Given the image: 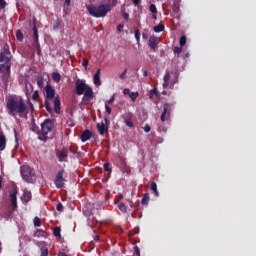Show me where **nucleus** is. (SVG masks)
<instances>
[{"label":"nucleus","mask_w":256,"mask_h":256,"mask_svg":"<svg viewBox=\"0 0 256 256\" xmlns=\"http://www.w3.org/2000/svg\"><path fill=\"white\" fill-rule=\"evenodd\" d=\"M147 75H148L147 70H143V76H144V77H147Z\"/></svg>","instance_id":"e2e57ef3"},{"label":"nucleus","mask_w":256,"mask_h":256,"mask_svg":"<svg viewBox=\"0 0 256 256\" xmlns=\"http://www.w3.org/2000/svg\"><path fill=\"white\" fill-rule=\"evenodd\" d=\"M53 234L55 237H61V228L57 227L54 229Z\"/></svg>","instance_id":"2f4dec72"},{"label":"nucleus","mask_w":256,"mask_h":256,"mask_svg":"<svg viewBox=\"0 0 256 256\" xmlns=\"http://www.w3.org/2000/svg\"><path fill=\"white\" fill-rule=\"evenodd\" d=\"M110 167H111V165L109 163H105L104 164V170L105 171L111 172V168Z\"/></svg>","instance_id":"79ce46f5"},{"label":"nucleus","mask_w":256,"mask_h":256,"mask_svg":"<svg viewBox=\"0 0 256 256\" xmlns=\"http://www.w3.org/2000/svg\"><path fill=\"white\" fill-rule=\"evenodd\" d=\"M7 7V2L5 0H0V9H5Z\"/></svg>","instance_id":"ea45409f"},{"label":"nucleus","mask_w":256,"mask_h":256,"mask_svg":"<svg viewBox=\"0 0 256 256\" xmlns=\"http://www.w3.org/2000/svg\"><path fill=\"white\" fill-rule=\"evenodd\" d=\"M168 108H169V105H168V104H165V105H164L163 113L161 114V117H160L161 121H165V117H166V115H167V109H168Z\"/></svg>","instance_id":"5701e85b"},{"label":"nucleus","mask_w":256,"mask_h":256,"mask_svg":"<svg viewBox=\"0 0 256 256\" xmlns=\"http://www.w3.org/2000/svg\"><path fill=\"white\" fill-rule=\"evenodd\" d=\"M7 145V140L5 139L4 135H0V151H4Z\"/></svg>","instance_id":"f3484780"},{"label":"nucleus","mask_w":256,"mask_h":256,"mask_svg":"<svg viewBox=\"0 0 256 256\" xmlns=\"http://www.w3.org/2000/svg\"><path fill=\"white\" fill-rule=\"evenodd\" d=\"M45 108L47 109V111L49 113H51L53 111V108H51V106L49 105V101H46L45 102Z\"/></svg>","instance_id":"4c0bfd02"},{"label":"nucleus","mask_w":256,"mask_h":256,"mask_svg":"<svg viewBox=\"0 0 256 256\" xmlns=\"http://www.w3.org/2000/svg\"><path fill=\"white\" fill-rule=\"evenodd\" d=\"M105 110L108 115H111V107H109V104L105 103Z\"/></svg>","instance_id":"c03bdc74"},{"label":"nucleus","mask_w":256,"mask_h":256,"mask_svg":"<svg viewBox=\"0 0 256 256\" xmlns=\"http://www.w3.org/2000/svg\"><path fill=\"white\" fill-rule=\"evenodd\" d=\"M155 96H157V88H153L149 93L150 99H153Z\"/></svg>","instance_id":"7c9ffc66"},{"label":"nucleus","mask_w":256,"mask_h":256,"mask_svg":"<svg viewBox=\"0 0 256 256\" xmlns=\"http://www.w3.org/2000/svg\"><path fill=\"white\" fill-rule=\"evenodd\" d=\"M21 177L26 183H33L35 181V172L31 169V167L27 165H23L20 168Z\"/></svg>","instance_id":"0eeeda50"},{"label":"nucleus","mask_w":256,"mask_h":256,"mask_svg":"<svg viewBox=\"0 0 256 256\" xmlns=\"http://www.w3.org/2000/svg\"><path fill=\"white\" fill-rule=\"evenodd\" d=\"M125 75H127V69H125V70L119 75V78H120V79H125Z\"/></svg>","instance_id":"8fccbe9b"},{"label":"nucleus","mask_w":256,"mask_h":256,"mask_svg":"<svg viewBox=\"0 0 256 256\" xmlns=\"http://www.w3.org/2000/svg\"><path fill=\"white\" fill-rule=\"evenodd\" d=\"M95 241H99V236H95Z\"/></svg>","instance_id":"338daca9"},{"label":"nucleus","mask_w":256,"mask_h":256,"mask_svg":"<svg viewBox=\"0 0 256 256\" xmlns=\"http://www.w3.org/2000/svg\"><path fill=\"white\" fill-rule=\"evenodd\" d=\"M10 201L13 209H17V192L10 194Z\"/></svg>","instance_id":"2eb2a0df"},{"label":"nucleus","mask_w":256,"mask_h":256,"mask_svg":"<svg viewBox=\"0 0 256 256\" xmlns=\"http://www.w3.org/2000/svg\"><path fill=\"white\" fill-rule=\"evenodd\" d=\"M181 51H183V47H181V46L174 47V53H177L179 55V53H181Z\"/></svg>","instance_id":"e433bc0d"},{"label":"nucleus","mask_w":256,"mask_h":256,"mask_svg":"<svg viewBox=\"0 0 256 256\" xmlns=\"http://www.w3.org/2000/svg\"><path fill=\"white\" fill-rule=\"evenodd\" d=\"M161 31H165V26L163 24H159L157 26H154V32L155 33H161Z\"/></svg>","instance_id":"4be33fe9"},{"label":"nucleus","mask_w":256,"mask_h":256,"mask_svg":"<svg viewBox=\"0 0 256 256\" xmlns=\"http://www.w3.org/2000/svg\"><path fill=\"white\" fill-rule=\"evenodd\" d=\"M16 38L18 41H23V33L21 32V30L16 31Z\"/></svg>","instance_id":"c756f323"},{"label":"nucleus","mask_w":256,"mask_h":256,"mask_svg":"<svg viewBox=\"0 0 256 256\" xmlns=\"http://www.w3.org/2000/svg\"><path fill=\"white\" fill-rule=\"evenodd\" d=\"M41 256H49V250L47 248H42Z\"/></svg>","instance_id":"c9c22d12"},{"label":"nucleus","mask_w":256,"mask_h":256,"mask_svg":"<svg viewBox=\"0 0 256 256\" xmlns=\"http://www.w3.org/2000/svg\"><path fill=\"white\" fill-rule=\"evenodd\" d=\"M35 237H46L45 231L39 229L35 232Z\"/></svg>","instance_id":"a878e982"},{"label":"nucleus","mask_w":256,"mask_h":256,"mask_svg":"<svg viewBox=\"0 0 256 256\" xmlns=\"http://www.w3.org/2000/svg\"><path fill=\"white\" fill-rule=\"evenodd\" d=\"M148 45L153 50L157 49V47L159 45V38H157L155 36L150 37Z\"/></svg>","instance_id":"9b49d317"},{"label":"nucleus","mask_w":256,"mask_h":256,"mask_svg":"<svg viewBox=\"0 0 256 256\" xmlns=\"http://www.w3.org/2000/svg\"><path fill=\"white\" fill-rule=\"evenodd\" d=\"M93 83L96 85V87H101V69H97L96 73L93 76Z\"/></svg>","instance_id":"9d476101"},{"label":"nucleus","mask_w":256,"mask_h":256,"mask_svg":"<svg viewBox=\"0 0 256 256\" xmlns=\"http://www.w3.org/2000/svg\"><path fill=\"white\" fill-rule=\"evenodd\" d=\"M135 37L136 39L139 41L140 37H141V34H139L138 31L135 32Z\"/></svg>","instance_id":"bf43d9fd"},{"label":"nucleus","mask_w":256,"mask_h":256,"mask_svg":"<svg viewBox=\"0 0 256 256\" xmlns=\"http://www.w3.org/2000/svg\"><path fill=\"white\" fill-rule=\"evenodd\" d=\"M31 93H33V84L26 83L25 85V95L29 99L31 97Z\"/></svg>","instance_id":"ddd939ff"},{"label":"nucleus","mask_w":256,"mask_h":256,"mask_svg":"<svg viewBox=\"0 0 256 256\" xmlns=\"http://www.w3.org/2000/svg\"><path fill=\"white\" fill-rule=\"evenodd\" d=\"M64 5H66V7H69V5H71V0H64Z\"/></svg>","instance_id":"4d7b16f0"},{"label":"nucleus","mask_w":256,"mask_h":256,"mask_svg":"<svg viewBox=\"0 0 256 256\" xmlns=\"http://www.w3.org/2000/svg\"><path fill=\"white\" fill-rule=\"evenodd\" d=\"M124 95H131V90L129 88H126L123 90Z\"/></svg>","instance_id":"603ef678"},{"label":"nucleus","mask_w":256,"mask_h":256,"mask_svg":"<svg viewBox=\"0 0 256 256\" xmlns=\"http://www.w3.org/2000/svg\"><path fill=\"white\" fill-rule=\"evenodd\" d=\"M137 97H139V92H131L130 93V99H132V101H135V99H137Z\"/></svg>","instance_id":"72a5a7b5"},{"label":"nucleus","mask_w":256,"mask_h":256,"mask_svg":"<svg viewBox=\"0 0 256 256\" xmlns=\"http://www.w3.org/2000/svg\"><path fill=\"white\" fill-rule=\"evenodd\" d=\"M76 95L84 94V101L93 99V88H91L84 80L78 79L75 84Z\"/></svg>","instance_id":"20e7f679"},{"label":"nucleus","mask_w":256,"mask_h":256,"mask_svg":"<svg viewBox=\"0 0 256 256\" xmlns=\"http://www.w3.org/2000/svg\"><path fill=\"white\" fill-rule=\"evenodd\" d=\"M56 209L57 211H63L64 207H63V204L62 203H58L57 206H56Z\"/></svg>","instance_id":"49530a36"},{"label":"nucleus","mask_w":256,"mask_h":256,"mask_svg":"<svg viewBox=\"0 0 256 256\" xmlns=\"http://www.w3.org/2000/svg\"><path fill=\"white\" fill-rule=\"evenodd\" d=\"M97 129L100 133V135H103L105 131H107V128L105 127V123L101 122L97 124Z\"/></svg>","instance_id":"a211bd4d"},{"label":"nucleus","mask_w":256,"mask_h":256,"mask_svg":"<svg viewBox=\"0 0 256 256\" xmlns=\"http://www.w3.org/2000/svg\"><path fill=\"white\" fill-rule=\"evenodd\" d=\"M135 7H137V5H139L141 3V0H132Z\"/></svg>","instance_id":"13d9d810"},{"label":"nucleus","mask_w":256,"mask_h":256,"mask_svg":"<svg viewBox=\"0 0 256 256\" xmlns=\"http://www.w3.org/2000/svg\"><path fill=\"white\" fill-rule=\"evenodd\" d=\"M122 13L125 21H129V13L125 12V10H122Z\"/></svg>","instance_id":"a18cd8bd"},{"label":"nucleus","mask_w":256,"mask_h":256,"mask_svg":"<svg viewBox=\"0 0 256 256\" xmlns=\"http://www.w3.org/2000/svg\"><path fill=\"white\" fill-rule=\"evenodd\" d=\"M33 33H34V39L36 41V47H37V42L39 41V32L37 31V27H33Z\"/></svg>","instance_id":"393cba45"},{"label":"nucleus","mask_w":256,"mask_h":256,"mask_svg":"<svg viewBox=\"0 0 256 256\" xmlns=\"http://www.w3.org/2000/svg\"><path fill=\"white\" fill-rule=\"evenodd\" d=\"M111 7H114L111 4H100V5H86V9L91 15V17H95L96 19H99L101 17H107V13H111Z\"/></svg>","instance_id":"f03ea898"},{"label":"nucleus","mask_w":256,"mask_h":256,"mask_svg":"<svg viewBox=\"0 0 256 256\" xmlns=\"http://www.w3.org/2000/svg\"><path fill=\"white\" fill-rule=\"evenodd\" d=\"M149 11H151L153 15H157V6H155V4H151L149 6Z\"/></svg>","instance_id":"c85d7f7f"},{"label":"nucleus","mask_w":256,"mask_h":256,"mask_svg":"<svg viewBox=\"0 0 256 256\" xmlns=\"http://www.w3.org/2000/svg\"><path fill=\"white\" fill-rule=\"evenodd\" d=\"M53 129V121L51 119H46L41 124V132L38 133V139L40 141H47V135L51 133V130Z\"/></svg>","instance_id":"423d86ee"},{"label":"nucleus","mask_w":256,"mask_h":256,"mask_svg":"<svg viewBox=\"0 0 256 256\" xmlns=\"http://www.w3.org/2000/svg\"><path fill=\"white\" fill-rule=\"evenodd\" d=\"M31 197H32L31 191L25 189L22 195V201L24 203H29V201H31Z\"/></svg>","instance_id":"f8f14e48"},{"label":"nucleus","mask_w":256,"mask_h":256,"mask_svg":"<svg viewBox=\"0 0 256 256\" xmlns=\"http://www.w3.org/2000/svg\"><path fill=\"white\" fill-rule=\"evenodd\" d=\"M14 135L16 143H19V138H17V130H14Z\"/></svg>","instance_id":"052dcab7"},{"label":"nucleus","mask_w":256,"mask_h":256,"mask_svg":"<svg viewBox=\"0 0 256 256\" xmlns=\"http://www.w3.org/2000/svg\"><path fill=\"white\" fill-rule=\"evenodd\" d=\"M89 139H91V131L85 130L81 135V141L82 143H86Z\"/></svg>","instance_id":"4468645a"},{"label":"nucleus","mask_w":256,"mask_h":256,"mask_svg":"<svg viewBox=\"0 0 256 256\" xmlns=\"http://www.w3.org/2000/svg\"><path fill=\"white\" fill-rule=\"evenodd\" d=\"M13 56L11 55V50L7 44L3 46L2 51L0 52V63H5L6 72L4 73V79H9V75H11V59Z\"/></svg>","instance_id":"7ed1b4c3"},{"label":"nucleus","mask_w":256,"mask_h":256,"mask_svg":"<svg viewBox=\"0 0 256 256\" xmlns=\"http://www.w3.org/2000/svg\"><path fill=\"white\" fill-rule=\"evenodd\" d=\"M54 111L55 113H61V101L59 98H54Z\"/></svg>","instance_id":"dca6fc26"},{"label":"nucleus","mask_w":256,"mask_h":256,"mask_svg":"<svg viewBox=\"0 0 256 256\" xmlns=\"http://www.w3.org/2000/svg\"><path fill=\"white\" fill-rule=\"evenodd\" d=\"M63 175H65V170H60L55 178V187L57 189H63V187H65V178H63Z\"/></svg>","instance_id":"6e6552de"},{"label":"nucleus","mask_w":256,"mask_h":256,"mask_svg":"<svg viewBox=\"0 0 256 256\" xmlns=\"http://www.w3.org/2000/svg\"><path fill=\"white\" fill-rule=\"evenodd\" d=\"M38 97H39V92L38 91H34L33 95H32V99H34V101H37Z\"/></svg>","instance_id":"a19ab883"},{"label":"nucleus","mask_w":256,"mask_h":256,"mask_svg":"<svg viewBox=\"0 0 256 256\" xmlns=\"http://www.w3.org/2000/svg\"><path fill=\"white\" fill-rule=\"evenodd\" d=\"M46 97L49 100H53L55 98V89L50 84H47L45 87Z\"/></svg>","instance_id":"1a4fd4ad"},{"label":"nucleus","mask_w":256,"mask_h":256,"mask_svg":"<svg viewBox=\"0 0 256 256\" xmlns=\"http://www.w3.org/2000/svg\"><path fill=\"white\" fill-rule=\"evenodd\" d=\"M153 19H157V16L155 14L153 15Z\"/></svg>","instance_id":"774afa93"},{"label":"nucleus","mask_w":256,"mask_h":256,"mask_svg":"<svg viewBox=\"0 0 256 256\" xmlns=\"http://www.w3.org/2000/svg\"><path fill=\"white\" fill-rule=\"evenodd\" d=\"M52 79L56 83H59V81H61V74L59 72H53L52 73Z\"/></svg>","instance_id":"6ab92c4d"},{"label":"nucleus","mask_w":256,"mask_h":256,"mask_svg":"<svg viewBox=\"0 0 256 256\" xmlns=\"http://www.w3.org/2000/svg\"><path fill=\"white\" fill-rule=\"evenodd\" d=\"M57 157L60 162L65 161V159H67V153L58 152Z\"/></svg>","instance_id":"412c9836"},{"label":"nucleus","mask_w":256,"mask_h":256,"mask_svg":"<svg viewBox=\"0 0 256 256\" xmlns=\"http://www.w3.org/2000/svg\"><path fill=\"white\" fill-rule=\"evenodd\" d=\"M117 31H118V33H121V31H123V24H119L117 26Z\"/></svg>","instance_id":"6e6d98bb"},{"label":"nucleus","mask_w":256,"mask_h":256,"mask_svg":"<svg viewBox=\"0 0 256 256\" xmlns=\"http://www.w3.org/2000/svg\"><path fill=\"white\" fill-rule=\"evenodd\" d=\"M185 43H187V37L182 36L180 38V47H183L185 45Z\"/></svg>","instance_id":"f704fd0d"},{"label":"nucleus","mask_w":256,"mask_h":256,"mask_svg":"<svg viewBox=\"0 0 256 256\" xmlns=\"http://www.w3.org/2000/svg\"><path fill=\"white\" fill-rule=\"evenodd\" d=\"M110 4L112 5V7H115L117 5V0H112Z\"/></svg>","instance_id":"680f3d73"},{"label":"nucleus","mask_w":256,"mask_h":256,"mask_svg":"<svg viewBox=\"0 0 256 256\" xmlns=\"http://www.w3.org/2000/svg\"><path fill=\"white\" fill-rule=\"evenodd\" d=\"M89 65V60H87V59H83V62H82V66L85 68V69H87V66Z\"/></svg>","instance_id":"37998d69"},{"label":"nucleus","mask_w":256,"mask_h":256,"mask_svg":"<svg viewBox=\"0 0 256 256\" xmlns=\"http://www.w3.org/2000/svg\"><path fill=\"white\" fill-rule=\"evenodd\" d=\"M118 209H120L122 213H127V205H125V203H120Z\"/></svg>","instance_id":"bb28decb"},{"label":"nucleus","mask_w":256,"mask_h":256,"mask_svg":"<svg viewBox=\"0 0 256 256\" xmlns=\"http://www.w3.org/2000/svg\"><path fill=\"white\" fill-rule=\"evenodd\" d=\"M149 203V194H144L142 198V205H147Z\"/></svg>","instance_id":"cd10ccee"},{"label":"nucleus","mask_w":256,"mask_h":256,"mask_svg":"<svg viewBox=\"0 0 256 256\" xmlns=\"http://www.w3.org/2000/svg\"><path fill=\"white\" fill-rule=\"evenodd\" d=\"M58 256H67L65 253H60Z\"/></svg>","instance_id":"69168bd1"},{"label":"nucleus","mask_w":256,"mask_h":256,"mask_svg":"<svg viewBox=\"0 0 256 256\" xmlns=\"http://www.w3.org/2000/svg\"><path fill=\"white\" fill-rule=\"evenodd\" d=\"M150 189L154 192L156 197H159V191L157 190V183L152 182L150 185Z\"/></svg>","instance_id":"aec40b11"},{"label":"nucleus","mask_w":256,"mask_h":256,"mask_svg":"<svg viewBox=\"0 0 256 256\" xmlns=\"http://www.w3.org/2000/svg\"><path fill=\"white\" fill-rule=\"evenodd\" d=\"M3 71H7V66H5V64H0V73H3Z\"/></svg>","instance_id":"de8ad7c7"},{"label":"nucleus","mask_w":256,"mask_h":256,"mask_svg":"<svg viewBox=\"0 0 256 256\" xmlns=\"http://www.w3.org/2000/svg\"><path fill=\"white\" fill-rule=\"evenodd\" d=\"M163 79V88L173 89V87H175V83L179 80V73H177V71H166Z\"/></svg>","instance_id":"39448f33"},{"label":"nucleus","mask_w":256,"mask_h":256,"mask_svg":"<svg viewBox=\"0 0 256 256\" xmlns=\"http://www.w3.org/2000/svg\"><path fill=\"white\" fill-rule=\"evenodd\" d=\"M113 101H115V95H113L109 100H107L105 103H107V105H111V103H113Z\"/></svg>","instance_id":"09e8293b"},{"label":"nucleus","mask_w":256,"mask_h":256,"mask_svg":"<svg viewBox=\"0 0 256 256\" xmlns=\"http://www.w3.org/2000/svg\"><path fill=\"white\" fill-rule=\"evenodd\" d=\"M43 85H45V80L43 79V77H39L37 79V86L40 88V89H43Z\"/></svg>","instance_id":"b1692460"},{"label":"nucleus","mask_w":256,"mask_h":256,"mask_svg":"<svg viewBox=\"0 0 256 256\" xmlns=\"http://www.w3.org/2000/svg\"><path fill=\"white\" fill-rule=\"evenodd\" d=\"M34 226L41 227V219L39 217L34 218Z\"/></svg>","instance_id":"473e14b6"},{"label":"nucleus","mask_w":256,"mask_h":256,"mask_svg":"<svg viewBox=\"0 0 256 256\" xmlns=\"http://www.w3.org/2000/svg\"><path fill=\"white\" fill-rule=\"evenodd\" d=\"M144 131H145V133H149V131H151V126H149V124H146L144 126Z\"/></svg>","instance_id":"3c124183"},{"label":"nucleus","mask_w":256,"mask_h":256,"mask_svg":"<svg viewBox=\"0 0 256 256\" xmlns=\"http://www.w3.org/2000/svg\"><path fill=\"white\" fill-rule=\"evenodd\" d=\"M6 109L11 117H17V115L25 117L27 104H25V100L21 97H12L6 101Z\"/></svg>","instance_id":"f257e3e1"},{"label":"nucleus","mask_w":256,"mask_h":256,"mask_svg":"<svg viewBox=\"0 0 256 256\" xmlns=\"http://www.w3.org/2000/svg\"><path fill=\"white\" fill-rule=\"evenodd\" d=\"M2 184H3V177L0 176V189L2 187Z\"/></svg>","instance_id":"0e129e2a"},{"label":"nucleus","mask_w":256,"mask_h":256,"mask_svg":"<svg viewBox=\"0 0 256 256\" xmlns=\"http://www.w3.org/2000/svg\"><path fill=\"white\" fill-rule=\"evenodd\" d=\"M124 123H125V125H126L127 127H133V122H131V120H129V119H125V120H124Z\"/></svg>","instance_id":"58836bf2"},{"label":"nucleus","mask_w":256,"mask_h":256,"mask_svg":"<svg viewBox=\"0 0 256 256\" xmlns=\"http://www.w3.org/2000/svg\"><path fill=\"white\" fill-rule=\"evenodd\" d=\"M31 130L34 132V133H38V135H39V130H37V126H35V125H32V127H31Z\"/></svg>","instance_id":"5fc2aeb1"},{"label":"nucleus","mask_w":256,"mask_h":256,"mask_svg":"<svg viewBox=\"0 0 256 256\" xmlns=\"http://www.w3.org/2000/svg\"><path fill=\"white\" fill-rule=\"evenodd\" d=\"M134 250L137 256H141V251L139 250V247L135 246Z\"/></svg>","instance_id":"864d4df0"}]
</instances>
